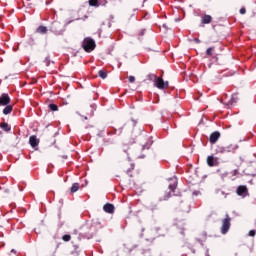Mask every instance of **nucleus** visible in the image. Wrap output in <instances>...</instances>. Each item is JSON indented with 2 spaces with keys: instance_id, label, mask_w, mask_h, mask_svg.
Returning <instances> with one entry per match:
<instances>
[{
  "instance_id": "obj_1",
  "label": "nucleus",
  "mask_w": 256,
  "mask_h": 256,
  "mask_svg": "<svg viewBox=\"0 0 256 256\" xmlns=\"http://www.w3.org/2000/svg\"><path fill=\"white\" fill-rule=\"evenodd\" d=\"M97 47V44H95V40L93 38H85L82 41V48L86 53H91V51H95V48Z\"/></svg>"
},
{
  "instance_id": "obj_2",
  "label": "nucleus",
  "mask_w": 256,
  "mask_h": 256,
  "mask_svg": "<svg viewBox=\"0 0 256 256\" xmlns=\"http://www.w3.org/2000/svg\"><path fill=\"white\" fill-rule=\"evenodd\" d=\"M229 229H231V216H229V214H226L225 218L222 220V235H227V233H229Z\"/></svg>"
},
{
  "instance_id": "obj_3",
  "label": "nucleus",
  "mask_w": 256,
  "mask_h": 256,
  "mask_svg": "<svg viewBox=\"0 0 256 256\" xmlns=\"http://www.w3.org/2000/svg\"><path fill=\"white\" fill-rule=\"evenodd\" d=\"M236 194L239 197H242L243 199H245V197H249V189L245 185H240L236 189Z\"/></svg>"
},
{
  "instance_id": "obj_4",
  "label": "nucleus",
  "mask_w": 256,
  "mask_h": 256,
  "mask_svg": "<svg viewBox=\"0 0 256 256\" xmlns=\"http://www.w3.org/2000/svg\"><path fill=\"white\" fill-rule=\"evenodd\" d=\"M168 189L170 190L167 195L164 196L163 201H168L171 197V193L175 194V189H177V180H172V183L169 184Z\"/></svg>"
},
{
  "instance_id": "obj_5",
  "label": "nucleus",
  "mask_w": 256,
  "mask_h": 256,
  "mask_svg": "<svg viewBox=\"0 0 256 256\" xmlns=\"http://www.w3.org/2000/svg\"><path fill=\"white\" fill-rule=\"evenodd\" d=\"M155 87H157V89H167L169 87V82H164L163 78L158 77L155 82Z\"/></svg>"
},
{
  "instance_id": "obj_6",
  "label": "nucleus",
  "mask_w": 256,
  "mask_h": 256,
  "mask_svg": "<svg viewBox=\"0 0 256 256\" xmlns=\"http://www.w3.org/2000/svg\"><path fill=\"white\" fill-rule=\"evenodd\" d=\"M11 103V97H9V94L3 93L0 96V107H5Z\"/></svg>"
},
{
  "instance_id": "obj_7",
  "label": "nucleus",
  "mask_w": 256,
  "mask_h": 256,
  "mask_svg": "<svg viewBox=\"0 0 256 256\" xmlns=\"http://www.w3.org/2000/svg\"><path fill=\"white\" fill-rule=\"evenodd\" d=\"M90 7H101L107 5V0H89Z\"/></svg>"
},
{
  "instance_id": "obj_8",
  "label": "nucleus",
  "mask_w": 256,
  "mask_h": 256,
  "mask_svg": "<svg viewBox=\"0 0 256 256\" xmlns=\"http://www.w3.org/2000/svg\"><path fill=\"white\" fill-rule=\"evenodd\" d=\"M49 31H51L52 33H60L61 32V23L59 22H53L50 27H49Z\"/></svg>"
},
{
  "instance_id": "obj_9",
  "label": "nucleus",
  "mask_w": 256,
  "mask_h": 256,
  "mask_svg": "<svg viewBox=\"0 0 256 256\" xmlns=\"http://www.w3.org/2000/svg\"><path fill=\"white\" fill-rule=\"evenodd\" d=\"M219 137H221V133L215 131L213 133L210 134V138L209 141L212 145H215V143H217V141H219Z\"/></svg>"
},
{
  "instance_id": "obj_10",
  "label": "nucleus",
  "mask_w": 256,
  "mask_h": 256,
  "mask_svg": "<svg viewBox=\"0 0 256 256\" xmlns=\"http://www.w3.org/2000/svg\"><path fill=\"white\" fill-rule=\"evenodd\" d=\"M211 21H213V17L209 14H205L204 16L201 17L202 25H209Z\"/></svg>"
},
{
  "instance_id": "obj_11",
  "label": "nucleus",
  "mask_w": 256,
  "mask_h": 256,
  "mask_svg": "<svg viewBox=\"0 0 256 256\" xmlns=\"http://www.w3.org/2000/svg\"><path fill=\"white\" fill-rule=\"evenodd\" d=\"M213 53H215V47H209L206 50V56L207 57H213V59H215V61H219V58L217 57V55H213Z\"/></svg>"
},
{
  "instance_id": "obj_12",
  "label": "nucleus",
  "mask_w": 256,
  "mask_h": 256,
  "mask_svg": "<svg viewBox=\"0 0 256 256\" xmlns=\"http://www.w3.org/2000/svg\"><path fill=\"white\" fill-rule=\"evenodd\" d=\"M103 209L105 211V213H115V206L111 203H106L104 206H103Z\"/></svg>"
},
{
  "instance_id": "obj_13",
  "label": "nucleus",
  "mask_w": 256,
  "mask_h": 256,
  "mask_svg": "<svg viewBox=\"0 0 256 256\" xmlns=\"http://www.w3.org/2000/svg\"><path fill=\"white\" fill-rule=\"evenodd\" d=\"M29 143H30L31 147H33V149H35V147L39 146V139H37V136H35V135L30 136Z\"/></svg>"
},
{
  "instance_id": "obj_14",
  "label": "nucleus",
  "mask_w": 256,
  "mask_h": 256,
  "mask_svg": "<svg viewBox=\"0 0 256 256\" xmlns=\"http://www.w3.org/2000/svg\"><path fill=\"white\" fill-rule=\"evenodd\" d=\"M0 129L4 130L6 133H9L11 131V126H9V123L2 122L0 123Z\"/></svg>"
},
{
  "instance_id": "obj_15",
  "label": "nucleus",
  "mask_w": 256,
  "mask_h": 256,
  "mask_svg": "<svg viewBox=\"0 0 256 256\" xmlns=\"http://www.w3.org/2000/svg\"><path fill=\"white\" fill-rule=\"evenodd\" d=\"M81 187V184L79 183H73L71 188H70V193H77Z\"/></svg>"
},
{
  "instance_id": "obj_16",
  "label": "nucleus",
  "mask_w": 256,
  "mask_h": 256,
  "mask_svg": "<svg viewBox=\"0 0 256 256\" xmlns=\"http://www.w3.org/2000/svg\"><path fill=\"white\" fill-rule=\"evenodd\" d=\"M13 111V106L12 105H6V107L3 109V114L4 115H9Z\"/></svg>"
},
{
  "instance_id": "obj_17",
  "label": "nucleus",
  "mask_w": 256,
  "mask_h": 256,
  "mask_svg": "<svg viewBox=\"0 0 256 256\" xmlns=\"http://www.w3.org/2000/svg\"><path fill=\"white\" fill-rule=\"evenodd\" d=\"M207 165L208 167H215V158L213 156L207 157Z\"/></svg>"
},
{
  "instance_id": "obj_18",
  "label": "nucleus",
  "mask_w": 256,
  "mask_h": 256,
  "mask_svg": "<svg viewBox=\"0 0 256 256\" xmlns=\"http://www.w3.org/2000/svg\"><path fill=\"white\" fill-rule=\"evenodd\" d=\"M149 211H151V213H155V211H159V205H157V203L150 204Z\"/></svg>"
},
{
  "instance_id": "obj_19",
  "label": "nucleus",
  "mask_w": 256,
  "mask_h": 256,
  "mask_svg": "<svg viewBox=\"0 0 256 256\" xmlns=\"http://www.w3.org/2000/svg\"><path fill=\"white\" fill-rule=\"evenodd\" d=\"M36 33H40L41 35H45L47 33V27L39 26L36 30Z\"/></svg>"
},
{
  "instance_id": "obj_20",
  "label": "nucleus",
  "mask_w": 256,
  "mask_h": 256,
  "mask_svg": "<svg viewBox=\"0 0 256 256\" xmlns=\"http://www.w3.org/2000/svg\"><path fill=\"white\" fill-rule=\"evenodd\" d=\"M147 80H148V81H154V82H156V81H157V74H148V75H147Z\"/></svg>"
},
{
  "instance_id": "obj_21",
  "label": "nucleus",
  "mask_w": 256,
  "mask_h": 256,
  "mask_svg": "<svg viewBox=\"0 0 256 256\" xmlns=\"http://www.w3.org/2000/svg\"><path fill=\"white\" fill-rule=\"evenodd\" d=\"M48 109L50 111H59V106H57V104H49Z\"/></svg>"
},
{
  "instance_id": "obj_22",
  "label": "nucleus",
  "mask_w": 256,
  "mask_h": 256,
  "mask_svg": "<svg viewBox=\"0 0 256 256\" xmlns=\"http://www.w3.org/2000/svg\"><path fill=\"white\" fill-rule=\"evenodd\" d=\"M98 75L101 79H107V72H105V70L98 71Z\"/></svg>"
},
{
  "instance_id": "obj_23",
  "label": "nucleus",
  "mask_w": 256,
  "mask_h": 256,
  "mask_svg": "<svg viewBox=\"0 0 256 256\" xmlns=\"http://www.w3.org/2000/svg\"><path fill=\"white\" fill-rule=\"evenodd\" d=\"M238 100H239V94L234 93L231 98L232 103H237Z\"/></svg>"
},
{
  "instance_id": "obj_24",
  "label": "nucleus",
  "mask_w": 256,
  "mask_h": 256,
  "mask_svg": "<svg viewBox=\"0 0 256 256\" xmlns=\"http://www.w3.org/2000/svg\"><path fill=\"white\" fill-rule=\"evenodd\" d=\"M62 240H64L66 243H69V241H71V235L69 234L63 235Z\"/></svg>"
},
{
  "instance_id": "obj_25",
  "label": "nucleus",
  "mask_w": 256,
  "mask_h": 256,
  "mask_svg": "<svg viewBox=\"0 0 256 256\" xmlns=\"http://www.w3.org/2000/svg\"><path fill=\"white\" fill-rule=\"evenodd\" d=\"M145 149H151V143H146V145H143L142 150H145Z\"/></svg>"
},
{
  "instance_id": "obj_26",
  "label": "nucleus",
  "mask_w": 256,
  "mask_h": 256,
  "mask_svg": "<svg viewBox=\"0 0 256 256\" xmlns=\"http://www.w3.org/2000/svg\"><path fill=\"white\" fill-rule=\"evenodd\" d=\"M231 173L234 177L239 175V168L234 169Z\"/></svg>"
},
{
  "instance_id": "obj_27",
  "label": "nucleus",
  "mask_w": 256,
  "mask_h": 256,
  "mask_svg": "<svg viewBox=\"0 0 256 256\" xmlns=\"http://www.w3.org/2000/svg\"><path fill=\"white\" fill-rule=\"evenodd\" d=\"M248 235H249V237H255L256 231H255V230H250V231L248 232Z\"/></svg>"
},
{
  "instance_id": "obj_28",
  "label": "nucleus",
  "mask_w": 256,
  "mask_h": 256,
  "mask_svg": "<svg viewBox=\"0 0 256 256\" xmlns=\"http://www.w3.org/2000/svg\"><path fill=\"white\" fill-rule=\"evenodd\" d=\"M46 67H49L50 63H51V60L49 59V57H47L44 61Z\"/></svg>"
},
{
  "instance_id": "obj_29",
  "label": "nucleus",
  "mask_w": 256,
  "mask_h": 256,
  "mask_svg": "<svg viewBox=\"0 0 256 256\" xmlns=\"http://www.w3.org/2000/svg\"><path fill=\"white\" fill-rule=\"evenodd\" d=\"M128 81L129 83H135V76H129Z\"/></svg>"
},
{
  "instance_id": "obj_30",
  "label": "nucleus",
  "mask_w": 256,
  "mask_h": 256,
  "mask_svg": "<svg viewBox=\"0 0 256 256\" xmlns=\"http://www.w3.org/2000/svg\"><path fill=\"white\" fill-rule=\"evenodd\" d=\"M247 13V10L245 8L240 9V14L245 15Z\"/></svg>"
},
{
  "instance_id": "obj_31",
  "label": "nucleus",
  "mask_w": 256,
  "mask_h": 256,
  "mask_svg": "<svg viewBox=\"0 0 256 256\" xmlns=\"http://www.w3.org/2000/svg\"><path fill=\"white\" fill-rule=\"evenodd\" d=\"M194 41L195 43H201V40H199V38H195Z\"/></svg>"
},
{
  "instance_id": "obj_32",
  "label": "nucleus",
  "mask_w": 256,
  "mask_h": 256,
  "mask_svg": "<svg viewBox=\"0 0 256 256\" xmlns=\"http://www.w3.org/2000/svg\"><path fill=\"white\" fill-rule=\"evenodd\" d=\"M88 239H93V233L89 234V236H87Z\"/></svg>"
},
{
  "instance_id": "obj_33",
  "label": "nucleus",
  "mask_w": 256,
  "mask_h": 256,
  "mask_svg": "<svg viewBox=\"0 0 256 256\" xmlns=\"http://www.w3.org/2000/svg\"><path fill=\"white\" fill-rule=\"evenodd\" d=\"M141 35H145V31H142V32H141Z\"/></svg>"
},
{
  "instance_id": "obj_34",
  "label": "nucleus",
  "mask_w": 256,
  "mask_h": 256,
  "mask_svg": "<svg viewBox=\"0 0 256 256\" xmlns=\"http://www.w3.org/2000/svg\"><path fill=\"white\" fill-rule=\"evenodd\" d=\"M56 249H59V244H57Z\"/></svg>"
},
{
  "instance_id": "obj_35",
  "label": "nucleus",
  "mask_w": 256,
  "mask_h": 256,
  "mask_svg": "<svg viewBox=\"0 0 256 256\" xmlns=\"http://www.w3.org/2000/svg\"><path fill=\"white\" fill-rule=\"evenodd\" d=\"M0 135H2V132L0 131Z\"/></svg>"
}]
</instances>
